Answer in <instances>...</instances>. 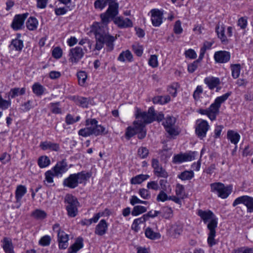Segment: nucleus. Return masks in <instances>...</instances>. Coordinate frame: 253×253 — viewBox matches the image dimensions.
<instances>
[{"label": "nucleus", "mask_w": 253, "mask_h": 253, "mask_svg": "<svg viewBox=\"0 0 253 253\" xmlns=\"http://www.w3.org/2000/svg\"><path fill=\"white\" fill-rule=\"evenodd\" d=\"M85 125L89 126L91 135L95 136L101 135L107 133V131H106V128L101 125H98V121L95 119H88L85 121Z\"/></svg>", "instance_id": "nucleus-9"}, {"label": "nucleus", "mask_w": 253, "mask_h": 253, "mask_svg": "<svg viewBox=\"0 0 253 253\" xmlns=\"http://www.w3.org/2000/svg\"><path fill=\"white\" fill-rule=\"evenodd\" d=\"M211 192L215 193L218 197L225 199L231 193V189L229 187H225L221 183H213L210 185Z\"/></svg>", "instance_id": "nucleus-7"}, {"label": "nucleus", "mask_w": 253, "mask_h": 253, "mask_svg": "<svg viewBox=\"0 0 253 253\" xmlns=\"http://www.w3.org/2000/svg\"><path fill=\"white\" fill-rule=\"evenodd\" d=\"M40 147L43 150L49 149L52 151H58L59 149L58 144L48 141L42 142L40 144Z\"/></svg>", "instance_id": "nucleus-26"}, {"label": "nucleus", "mask_w": 253, "mask_h": 253, "mask_svg": "<svg viewBox=\"0 0 253 253\" xmlns=\"http://www.w3.org/2000/svg\"><path fill=\"white\" fill-rule=\"evenodd\" d=\"M232 71V76L234 79L238 78L240 74L241 65L239 64H231L230 66Z\"/></svg>", "instance_id": "nucleus-44"}, {"label": "nucleus", "mask_w": 253, "mask_h": 253, "mask_svg": "<svg viewBox=\"0 0 253 253\" xmlns=\"http://www.w3.org/2000/svg\"><path fill=\"white\" fill-rule=\"evenodd\" d=\"M152 167L154 169L155 174L158 177L167 178L168 176V172L160 165L159 162L157 159H152Z\"/></svg>", "instance_id": "nucleus-15"}, {"label": "nucleus", "mask_w": 253, "mask_h": 253, "mask_svg": "<svg viewBox=\"0 0 253 253\" xmlns=\"http://www.w3.org/2000/svg\"><path fill=\"white\" fill-rule=\"evenodd\" d=\"M80 119V116H77L76 118H74L72 115L68 114L65 118V122L68 125H72L78 122Z\"/></svg>", "instance_id": "nucleus-52"}, {"label": "nucleus", "mask_w": 253, "mask_h": 253, "mask_svg": "<svg viewBox=\"0 0 253 253\" xmlns=\"http://www.w3.org/2000/svg\"><path fill=\"white\" fill-rule=\"evenodd\" d=\"M83 246V238H78L74 244L69 248L67 253H77Z\"/></svg>", "instance_id": "nucleus-25"}, {"label": "nucleus", "mask_w": 253, "mask_h": 253, "mask_svg": "<svg viewBox=\"0 0 253 253\" xmlns=\"http://www.w3.org/2000/svg\"><path fill=\"white\" fill-rule=\"evenodd\" d=\"M194 176V172L192 170H185L178 175V178L182 180H188L191 179Z\"/></svg>", "instance_id": "nucleus-43"}, {"label": "nucleus", "mask_w": 253, "mask_h": 253, "mask_svg": "<svg viewBox=\"0 0 253 253\" xmlns=\"http://www.w3.org/2000/svg\"><path fill=\"white\" fill-rule=\"evenodd\" d=\"M243 204L247 208L248 212H253V198L249 196H242L236 198L233 203V206Z\"/></svg>", "instance_id": "nucleus-10"}, {"label": "nucleus", "mask_w": 253, "mask_h": 253, "mask_svg": "<svg viewBox=\"0 0 253 253\" xmlns=\"http://www.w3.org/2000/svg\"><path fill=\"white\" fill-rule=\"evenodd\" d=\"M204 83L208 85L209 89L212 90L220 84V81L218 78L209 77L204 79Z\"/></svg>", "instance_id": "nucleus-23"}, {"label": "nucleus", "mask_w": 253, "mask_h": 253, "mask_svg": "<svg viewBox=\"0 0 253 253\" xmlns=\"http://www.w3.org/2000/svg\"><path fill=\"white\" fill-rule=\"evenodd\" d=\"M64 202L68 215L70 217H75L78 213L79 202L77 198L71 194H67L64 199Z\"/></svg>", "instance_id": "nucleus-4"}, {"label": "nucleus", "mask_w": 253, "mask_h": 253, "mask_svg": "<svg viewBox=\"0 0 253 253\" xmlns=\"http://www.w3.org/2000/svg\"><path fill=\"white\" fill-rule=\"evenodd\" d=\"M133 124L134 127L128 126L126 129L125 136L127 139H129L136 134V129L137 128L138 122L134 121Z\"/></svg>", "instance_id": "nucleus-32"}, {"label": "nucleus", "mask_w": 253, "mask_h": 253, "mask_svg": "<svg viewBox=\"0 0 253 253\" xmlns=\"http://www.w3.org/2000/svg\"><path fill=\"white\" fill-rule=\"evenodd\" d=\"M38 164L40 168H43L50 165V161L48 157L46 156H42L39 158Z\"/></svg>", "instance_id": "nucleus-42"}, {"label": "nucleus", "mask_w": 253, "mask_h": 253, "mask_svg": "<svg viewBox=\"0 0 253 253\" xmlns=\"http://www.w3.org/2000/svg\"><path fill=\"white\" fill-rule=\"evenodd\" d=\"M139 194L144 199H149L151 197L149 190L144 188L140 189L139 190Z\"/></svg>", "instance_id": "nucleus-64"}, {"label": "nucleus", "mask_w": 253, "mask_h": 253, "mask_svg": "<svg viewBox=\"0 0 253 253\" xmlns=\"http://www.w3.org/2000/svg\"><path fill=\"white\" fill-rule=\"evenodd\" d=\"M108 229V224L105 219H101L96 225L94 233L99 236H103L105 234Z\"/></svg>", "instance_id": "nucleus-22"}, {"label": "nucleus", "mask_w": 253, "mask_h": 253, "mask_svg": "<svg viewBox=\"0 0 253 253\" xmlns=\"http://www.w3.org/2000/svg\"><path fill=\"white\" fill-rule=\"evenodd\" d=\"M147 203V201H142L134 195L132 196L130 199V204L132 206H134L136 204H143L146 205Z\"/></svg>", "instance_id": "nucleus-60"}, {"label": "nucleus", "mask_w": 253, "mask_h": 253, "mask_svg": "<svg viewBox=\"0 0 253 253\" xmlns=\"http://www.w3.org/2000/svg\"><path fill=\"white\" fill-rule=\"evenodd\" d=\"M149 177V175L148 174H139L131 178L130 183L131 184H139L147 179Z\"/></svg>", "instance_id": "nucleus-34"}, {"label": "nucleus", "mask_w": 253, "mask_h": 253, "mask_svg": "<svg viewBox=\"0 0 253 253\" xmlns=\"http://www.w3.org/2000/svg\"><path fill=\"white\" fill-rule=\"evenodd\" d=\"M27 188L22 185H18L15 190V198L16 202H20L23 196L26 193Z\"/></svg>", "instance_id": "nucleus-28"}, {"label": "nucleus", "mask_w": 253, "mask_h": 253, "mask_svg": "<svg viewBox=\"0 0 253 253\" xmlns=\"http://www.w3.org/2000/svg\"><path fill=\"white\" fill-rule=\"evenodd\" d=\"M113 18H116V16L119 13V3H115L109 5L107 10L106 11Z\"/></svg>", "instance_id": "nucleus-38"}, {"label": "nucleus", "mask_w": 253, "mask_h": 253, "mask_svg": "<svg viewBox=\"0 0 253 253\" xmlns=\"http://www.w3.org/2000/svg\"><path fill=\"white\" fill-rule=\"evenodd\" d=\"M230 56L229 52L220 50L215 52L214 58L216 62L224 63L230 60Z\"/></svg>", "instance_id": "nucleus-19"}, {"label": "nucleus", "mask_w": 253, "mask_h": 253, "mask_svg": "<svg viewBox=\"0 0 253 253\" xmlns=\"http://www.w3.org/2000/svg\"><path fill=\"white\" fill-rule=\"evenodd\" d=\"M203 90L201 85H198L197 86L193 94V97L196 101L199 100L200 97V95L203 93Z\"/></svg>", "instance_id": "nucleus-56"}, {"label": "nucleus", "mask_w": 253, "mask_h": 253, "mask_svg": "<svg viewBox=\"0 0 253 253\" xmlns=\"http://www.w3.org/2000/svg\"><path fill=\"white\" fill-rule=\"evenodd\" d=\"M162 216L166 219L171 218L173 216V211L171 208L164 207L161 209Z\"/></svg>", "instance_id": "nucleus-41"}, {"label": "nucleus", "mask_w": 253, "mask_h": 253, "mask_svg": "<svg viewBox=\"0 0 253 253\" xmlns=\"http://www.w3.org/2000/svg\"><path fill=\"white\" fill-rule=\"evenodd\" d=\"M215 31L218 37L220 39L221 42L223 44H226L228 42V40L225 35V29L223 27H219L216 26Z\"/></svg>", "instance_id": "nucleus-30"}, {"label": "nucleus", "mask_w": 253, "mask_h": 253, "mask_svg": "<svg viewBox=\"0 0 253 253\" xmlns=\"http://www.w3.org/2000/svg\"><path fill=\"white\" fill-rule=\"evenodd\" d=\"M57 236L59 248L60 249H66L68 247V235L63 231L62 232H59Z\"/></svg>", "instance_id": "nucleus-21"}, {"label": "nucleus", "mask_w": 253, "mask_h": 253, "mask_svg": "<svg viewBox=\"0 0 253 253\" xmlns=\"http://www.w3.org/2000/svg\"><path fill=\"white\" fill-rule=\"evenodd\" d=\"M147 238L151 240H156L160 238L161 235L159 233L154 232L151 228L147 227L145 232Z\"/></svg>", "instance_id": "nucleus-37"}, {"label": "nucleus", "mask_w": 253, "mask_h": 253, "mask_svg": "<svg viewBox=\"0 0 253 253\" xmlns=\"http://www.w3.org/2000/svg\"><path fill=\"white\" fill-rule=\"evenodd\" d=\"M28 15V13H25L15 15L11 25L12 29L15 31L21 29Z\"/></svg>", "instance_id": "nucleus-13"}, {"label": "nucleus", "mask_w": 253, "mask_h": 253, "mask_svg": "<svg viewBox=\"0 0 253 253\" xmlns=\"http://www.w3.org/2000/svg\"><path fill=\"white\" fill-rule=\"evenodd\" d=\"M227 137L232 143L237 145L240 139V135L238 132L229 130L227 131Z\"/></svg>", "instance_id": "nucleus-29"}, {"label": "nucleus", "mask_w": 253, "mask_h": 253, "mask_svg": "<svg viewBox=\"0 0 253 253\" xmlns=\"http://www.w3.org/2000/svg\"><path fill=\"white\" fill-rule=\"evenodd\" d=\"M44 89V87L38 83H35L32 86L33 91L37 96L42 95Z\"/></svg>", "instance_id": "nucleus-39"}, {"label": "nucleus", "mask_w": 253, "mask_h": 253, "mask_svg": "<svg viewBox=\"0 0 253 253\" xmlns=\"http://www.w3.org/2000/svg\"><path fill=\"white\" fill-rule=\"evenodd\" d=\"M156 114L154 108L152 107H150L147 112L137 111L136 114V119L141 120H138V123H143L145 126L146 124H150L155 120Z\"/></svg>", "instance_id": "nucleus-5"}, {"label": "nucleus", "mask_w": 253, "mask_h": 253, "mask_svg": "<svg viewBox=\"0 0 253 253\" xmlns=\"http://www.w3.org/2000/svg\"><path fill=\"white\" fill-rule=\"evenodd\" d=\"M51 240V237L49 235H45L39 240V244L43 247L48 246L50 245Z\"/></svg>", "instance_id": "nucleus-51"}, {"label": "nucleus", "mask_w": 253, "mask_h": 253, "mask_svg": "<svg viewBox=\"0 0 253 253\" xmlns=\"http://www.w3.org/2000/svg\"><path fill=\"white\" fill-rule=\"evenodd\" d=\"M87 50L85 46H84L83 48L80 46L71 48L68 54L69 62L72 64L77 63L83 57Z\"/></svg>", "instance_id": "nucleus-6"}, {"label": "nucleus", "mask_w": 253, "mask_h": 253, "mask_svg": "<svg viewBox=\"0 0 253 253\" xmlns=\"http://www.w3.org/2000/svg\"><path fill=\"white\" fill-rule=\"evenodd\" d=\"M149 65L153 68H156L158 66V58L156 55H151L148 62Z\"/></svg>", "instance_id": "nucleus-61"}, {"label": "nucleus", "mask_w": 253, "mask_h": 253, "mask_svg": "<svg viewBox=\"0 0 253 253\" xmlns=\"http://www.w3.org/2000/svg\"><path fill=\"white\" fill-rule=\"evenodd\" d=\"M26 93V88L14 87L11 88L9 92V95L11 98H14L18 95H23Z\"/></svg>", "instance_id": "nucleus-31"}, {"label": "nucleus", "mask_w": 253, "mask_h": 253, "mask_svg": "<svg viewBox=\"0 0 253 253\" xmlns=\"http://www.w3.org/2000/svg\"><path fill=\"white\" fill-rule=\"evenodd\" d=\"M198 155V152L190 151L187 153L179 154L174 156L172 162L174 164H180L184 162L191 161L195 159Z\"/></svg>", "instance_id": "nucleus-11"}, {"label": "nucleus", "mask_w": 253, "mask_h": 253, "mask_svg": "<svg viewBox=\"0 0 253 253\" xmlns=\"http://www.w3.org/2000/svg\"><path fill=\"white\" fill-rule=\"evenodd\" d=\"M76 102L82 107L87 108L89 103V99L85 97H78L76 100Z\"/></svg>", "instance_id": "nucleus-50"}, {"label": "nucleus", "mask_w": 253, "mask_h": 253, "mask_svg": "<svg viewBox=\"0 0 253 253\" xmlns=\"http://www.w3.org/2000/svg\"><path fill=\"white\" fill-rule=\"evenodd\" d=\"M197 214L203 220L204 223H207L209 221V223L208 224V225H209L212 222H215L216 227H217V219L211 211H203L202 210H199L197 212Z\"/></svg>", "instance_id": "nucleus-12"}, {"label": "nucleus", "mask_w": 253, "mask_h": 253, "mask_svg": "<svg viewBox=\"0 0 253 253\" xmlns=\"http://www.w3.org/2000/svg\"><path fill=\"white\" fill-rule=\"evenodd\" d=\"M117 0H96L94 2L95 8L103 9L107 4L109 5L117 3Z\"/></svg>", "instance_id": "nucleus-27"}, {"label": "nucleus", "mask_w": 253, "mask_h": 253, "mask_svg": "<svg viewBox=\"0 0 253 253\" xmlns=\"http://www.w3.org/2000/svg\"><path fill=\"white\" fill-rule=\"evenodd\" d=\"M11 105L10 100H5L0 96V108L2 110L7 109Z\"/></svg>", "instance_id": "nucleus-58"}, {"label": "nucleus", "mask_w": 253, "mask_h": 253, "mask_svg": "<svg viewBox=\"0 0 253 253\" xmlns=\"http://www.w3.org/2000/svg\"><path fill=\"white\" fill-rule=\"evenodd\" d=\"M136 134H138V138L142 139L146 135V130L145 126L141 123H138L137 128L136 129Z\"/></svg>", "instance_id": "nucleus-36"}, {"label": "nucleus", "mask_w": 253, "mask_h": 253, "mask_svg": "<svg viewBox=\"0 0 253 253\" xmlns=\"http://www.w3.org/2000/svg\"><path fill=\"white\" fill-rule=\"evenodd\" d=\"M132 58L133 56L130 51L127 50L125 51H123L120 54L118 60L122 62H130L132 61Z\"/></svg>", "instance_id": "nucleus-33"}, {"label": "nucleus", "mask_w": 253, "mask_h": 253, "mask_svg": "<svg viewBox=\"0 0 253 253\" xmlns=\"http://www.w3.org/2000/svg\"><path fill=\"white\" fill-rule=\"evenodd\" d=\"M78 134L79 135L82 136L83 137H87L91 135L89 126L84 128H82L79 130Z\"/></svg>", "instance_id": "nucleus-57"}, {"label": "nucleus", "mask_w": 253, "mask_h": 253, "mask_svg": "<svg viewBox=\"0 0 253 253\" xmlns=\"http://www.w3.org/2000/svg\"><path fill=\"white\" fill-rule=\"evenodd\" d=\"M231 94V92H228L222 96L216 97L214 102L210 105L208 109H200L197 111V112L202 115H207L212 121L215 120L219 114L221 104L225 102Z\"/></svg>", "instance_id": "nucleus-2"}, {"label": "nucleus", "mask_w": 253, "mask_h": 253, "mask_svg": "<svg viewBox=\"0 0 253 253\" xmlns=\"http://www.w3.org/2000/svg\"><path fill=\"white\" fill-rule=\"evenodd\" d=\"M91 174L84 171L71 174L67 178H65L63 182L64 187L71 189L78 187L79 184H81L90 178Z\"/></svg>", "instance_id": "nucleus-3"}, {"label": "nucleus", "mask_w": 253, "mask_h": 253, "mask_svg": "<svg viewBox=\"0 0 253 253\" xmlns=\"http://www.w3.org/2000/svg\"><path fill=\"white\" fill-rule=\"evenodd\" d=\"M11 45L13 46L15 50L21 51L23 47V41L17 39L13 40L11 42Z\"/></svg>", "instance_id": "nucleus-48"}, {"label": "nucleus", "mask_w": 253, "mask_h": 253, "mask_svg": "<svg viewBox=\"0 0 253 253\" xmlns=\"http://www.w3.org/2000/svg\"><path fill=\"white\" fill-rule=\"evenodd\" d=\"M77 77L78 79L79 84L83 86L87 79V74L84 71H80L77 73Z\"/></svg>", "instance_id": "nucleus-49"}, {"label": "nucleus", "mask_w": 253, "mask_h": 253, "mask_svg": "<svg viewBox=\"0 0 253 253\" xmlns=\"http://www.w3.org/2000/svg\"><path fill=\"white\" fill-rule=\"evenodd\" d=\"M147 211L146 207L142 206H135L131 211L133 216H137L139 214L144 213Z\"/></svg>", "instance_id": "nucleus-45"}, {"label": "nucleus", "mask_w": 253, "mask_h": 253, "mask_svg": "<svg viewBox=\"0 0 253 253\" xmlns=\"http://www.w3.org/2000/svg\"><path fill=\"white\" fill-rule=\"evenodd\" d=\"M151 13V21L154 26H159L163 22V13L158 9H153L150 11Z\"/></svg>", "instance_id": "nucleus-16"}, {"label": "nucleus", "mask_w": 253, "mask_h": 253, "mask_svg": "<svg viewBox=\"0 0 253 253\" xmlns=\"http://www.w3.org/2000/svg\"><path fill=\"white\" fill-rule=\"evenodd\" d=\"M56 176L53 171L51 169L47 170L45 173V181L48 183H52L53 182V177Z\"/></svg>", "instance_id": "nucleus-54"}, {"label": "nucleus", "mask_w": 253, "mask_h": 253, "mask_svg": "<svg viewBox=\"0 0 253 253\" xmlns=\"http://www.w3.org/2000/svg\"><path fill=\"white\" fill-rule=\"evenodd\" d=\"M101 23L103 25L99 23H95L92 25L91 32L95 36V49L97 50H101L106 44L107 51H111L114 49V42L116 38L109 34L107 28V25L115 18H113L107 12L101 13L100 15Z\"/></svg>", "instance_id": "nucleus-1"}, {"label": "nucleus", "mask_w": 253, "mask_h": 253, "mask_svg": "<svg viewBox=\"0 0 253 253\" xmlns=\"http://www.w3.org/2000/svg\"><path fill=\"white\" fill-rule=\"evenodd\" d=\"M233 253H253V249L248 247H241L234 250Z\"/></svg>", "instance_id": "nucleus-62"}, {"label": "nucleus", "mask_w": 253, "mask_h": 253, "mask_svg": "<svg viewBox=\"0 0 253 253\" xmlns=\"http://www.w3.org/2000/svg\"><path fill=\"white\" fill-rule=\"evenodd\" d=\"M179 87V85L177 83H173L168 87L167 91L173 97H175L177 95V89Z\"/></svg>", "instance_id": "nucleus-47"}, {"label": "nucleus", "mask_w": 253, "mask_h": 253, "mask_svg": "<svg viewBox=\"0 0 253 253\" xmlns=\"http://www.w3.org/2000/svg\"><path fill=\"white\" fill-rule=\"evenodd\" d=\"M56 177L61 176L67 170V164L65 160L58 162L52 169Z\"/></svg>", "instance_id": "nucleus-17"}, {"label": "nucleus", "mask_w": 253, "mask_h": 253, "mask_svg": "<svg viewBox=\"0 0 253 253\" xmlns=\"http://www.w3.org/2000/svg\"><path fill=\"white\" fill-rule=\"evenodd\" d=\"M175 193L177 196L179 197L181 199H183L185 195L184 186L180 184H177L176 186Z\"/></svg>", "instance_id": "nucleus-53"}, {"label": "nucleus", "mask_w": 253, "mask_h": 253, "mask_svg": "<svg viewBox=\"0 0 253 253\" xmlns=\"http://www.w3.org/2000/svg\"><path fill=\"white\" fill-rule=\"evenodd\" d=\"M114 22L120 28H126L132 26V21L128 18H124L121 17H116Z\"/></svg>", "instance_id": "nucleus-20"}, {"label": "nucleus", "mask_w": 253, "mask_h": 253, "mask_svg": "<svg viewBox=\"0 0 253 253\" xmlns=\"http://www.w3.org/2000/svg\"><path fill=\"white\" fill-rule=\"evenodd\" d=\"M52 56L56 59H59L62 55V50L60 47H56L53 48L52 52Z\"/></svg>", "instance_id": "nucleus-59"}, {"label": "nucleus", "mask_w": 253, "mask_h": 253, "mask_svg": "<svg viewBox=\"0 0 253 253\" xmlns=\"http://www.w3.org/2000/svg\"><path fill=\"white\" fill-rule=\"evenodd\" d=\"M137 153L141 159H144L148 155L149 150L146 147H141L138 149Z\"/></svg>", "instance_id": "nucleus-55"}, {"label": "nucleus", "mask_w": 253, "mask_h": 253, "mask_svg": "<svg viewBox=\"0 0 253 253\" xmlns=\"http://www.w3.org/2000/svg\"><path fill=\"white\" fill-rule=\"evenodd\" d=\"M2 248L5 253H14L13 246L10 239L4 237L1 241Z\"/></svg>", "instance_id": "nucleus-24"}, {"label": "nucleus", "mask_w": 253, "mask_h": 253, "mask_svg": "<svg viewBox=\"0 0 253 253\" xmlns=\"http://www.w3.org/2000/svg\"><path fill=\"white\" fill-rule=\"evenodd\" d=\"M21 109L23 112H27L31 109L33 108V101L32 100H28L21 105Z\"/></svg>", "instance_id": "nucleus-63"}, {"label": "nucleus", "mask_w": 253, "mask_h": 253, "mask_svg": "<svg viewBox=\"0 0 253 253\" xmlns=\"http://www.w3.org/2000/svg\"><path fill=\"white\" fill-rule=\"evenodd\" d=\"M207 227L210 230L208 238V243L209 246L211 247L217 244V242L214 239L216 233L215 228L217 227H216V222H211L207 225Z\"/></svg>", "instance_id": "nucleus-18"}, {"label": "nucleus", "mask_w": 253, "mask_h": 253, "mask_svg": "<svg viewBox=\"0 0 253 253\" xmlns=\"http://www.w3.org/2000/svg\"><path fill=\"white\" fill-rule=\"evenodd\" d=\"M26 27L30 31H34L37 29L38 21L34 17H30L26 22Z\"/></svg>", "instance_id": "nucleus-35"}, {"label": "nucleus", "mask_w": 253, "mask_h": 253, "mask_svg": "<svg viewBox=\"0 0 253 253\" xmlns=\"http://www.w3.org/2000/svg\"><path fill=\"white\" fill-rule=\"evenodd\" d=\"M32 215L37 219H42L46 217L47 214L44 211L38 209L32 212Z\"/></svg>", "instance_id": "nucleus-46"}, {"label": "nucleus", "mask_w": 253, "mask_h": 253, "mask_svg": "<svg viewBox=\"0 0 253 253\" xmlns=\"http://www.w3.org/2000/svg\"><path fill=\"white\" fill-rule=\"evenodd\" d=\"M60 102L50 103L48 107L50 111L55 114H60L62 113V109L60 107Z\"/></svg>", "instance_id": "nucleus-40"}, {"label": "nucleus", "mask_w": 253, "mask_h": 253, "mask_svg": "<svg viewBox=\"0 0 253 253\" xmlns=\"http://www.w3.org/2000/svg\"><path fill=\"white\" fill-rule=\"evenodd\" d=\"M176 119L172 116H168L163 125L166 131L170 136H176L179 134L178 127L175 125Z\"/></svg>", "instance_id": "nucleus-8"}, {"label": "nucleus", "mask_w": 253, "mask_h": 253, "mask_svg": "<svg viewBox=\"0 0 253 253\" xmlns=\"http://www.w3.org/2000/svg\"><path fill=\"white\" fill-rule=\"evenodd\" d=\"M209 128L210 126L209 125L207 121L203 120L196 127V134L200 139H203L206 137L207 132L209 130Z\"/></svg>", "instance_id": "nucleus-14"}]
</instances>
